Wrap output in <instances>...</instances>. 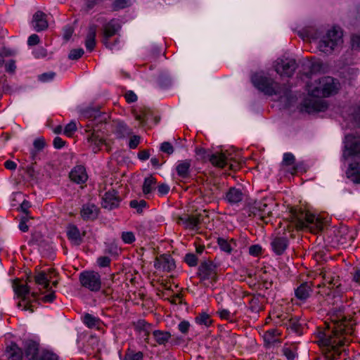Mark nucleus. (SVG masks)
I'll list each match as a JSON object with an SVG mask.
<instances>
[{
	"mask_svg": "<svg viewBox=\"0 0 360 360\" xmlns=\"http://www.w3.org/2000/svg\"><path fill=\"white\" fill-rule=\"evenodd\" d=\"M195 320L198 324L203 325L206 327L210 326L212 323V321L210 315L205 312H202V313L199 314L195 317Z\"/></svg>",
	"mask_w": 360,
	"mask_h": 360,
	"instance_id": "36",
	"label": "nucleus"
},
{
	"mask_svg": "<svg viewBox=\"0 0 360 360\" xmlns=\"http://www.w3.org/2000/svg\"><path fill=\"white\" fill-rule=\"evenodd\" d=\"M288 328L298 335L302 334V324L297 318H292L289 320Z\"/></svg>",
	"mask_w": 360,
	"mask_h": 360,
	"instance_id": "37",
	"label": "nucleus"
},
{
	"mask_svg": "<svg viewBox=\"0 0 360 360\" xmlns=\"http://www.w3.org/2000/svg\"><path fill=\"white\" fill-rule=\"evenodd\" d=\"M134 328L136 330L140 333L145 342L150 344L149 335L151 330V324L140 319L134 323Z\"/></svg>",
	"mask_w": 360,
	"mask_h": 360,
	"instance_id": "21",
	"label": "nucleus"
},
{
	"mask_svg": "<svg viewBox=\"0 0 360 360\" xmlns=\"http://www.w3.org/2000/svg\"><path fill=\"white\" fill-rule=\"evenodd\" d=\"M290 218L295 223L297 229L307 228L314 233L321 231L323 229L322 219L301 210L292 208L290 210Z\"/></svg>",
	"mask_w": 360,
	"mask_h": 360,
	"instance_id": "3",
	"label": "nucleus"
},
{
	"mask_svg": "<svg viewBox=\"0 0 360 360\" xmlns=\"http://www.w3.org/2000/svg\"><path fill=\"white\" fill-rule=\"evenodd\" d=\"M39 344L32 340H28L25 344V354L30 360H36L40 354Z\"/></svg>",
	"mask_w": 360,
	"mask_h": 360,
	"instance_id": "20",
	"label": "nucleus"
},
{
	"mask_svg": "<svg viewBox=\"0 0 360 360\" xmlns=\"http://www.w3.org/2000/svg\"><path fill=\"white\" fill-rule=\"evenodd\" d=\"M333 330L330 333L325 334L321 340L326 347L324 358L326 360H335L341 352L338 347L345 345L347 338L345 335L352 334V328L350 321L347 320L342 311H335L330 316Z\"/></svg>",
	"mask_w": 360,
	"mask_h": 360,
	"instance_id": "2",
	"label": "nucleus"
},
{
	"mask_svg": "<svg viewBox=\"0 0 360 360\" xmlns=\"http://www.w3.org/2000/svg\"><path fill=\"white\" fill-rule=\"evenodd\" d=\"M352 281L360 285V268L356 269L352 274Z\"/></svg>",
	"mask_w": 360,
	"mask_h": 360,
	"instance_id": "63",
	"label": "nucleus"
},
{
	"mask_svg": "<svg viewBox=\"0 0 360 360\" xmlns=\"http://www.w3.org/2000/svg\"><path fill=\"white\" fill-rule=\"evenodd\" d=\"M156 179L153 176H149L144 179L142 186V191L144 195L150 194L155 188Z\"/></svg>",
	"mask_w": 360,
	"mask_h": 360,
	"instance_id": "32",
	"label": "nucleus"
},
{
	"mask_svg": "<svg viewBox=\"0 0 360 360\" xmlns=\"http://www.w3.org/2000/svg\"><path fill=\"white\" fill-rule=\"evenodd\" d=\"M67 236L68 239L75 245H79L82 242V237L81 236L80 231L75 225H70L68 227Z\"/></svg>",
	"mask_w": 360,
	"mask_h": 360,
	"instance_id": "27",
	"label": "nucleus"
},
{
	"mask_svg": "<svg viewBox=\"0 0 360 360\" xmlns=\"http://www.w3.org/2000/svg\"><path fill=\"white\" fill-rule=\"evenodd\" d=\"M295 158L290 153H285L283 155V159L282 162V165L283 166H290L292 167L290 169V173L294 174L297 171V167L295 166Z\"/></svg>",
	"mask_w": 360,
	"mask_h": 360,
	"instance_id": "34",
	"label": "nucleus"
},
{
	"mask_svg": "<svg viewBox=\"0 0 360 360\" xmlns=\"http://www.w3.org/2000/svg\"><path fill=\"white\" fill-rule=\"evenodd\" d=\"M160 150L167 155H171L174 153V149L169 142L165 141L160 146Z\"/></svg>",
	"mask_w": 360,
	"mask_h": 360,
	"instance_id": "45",
	"label": "nucleus"
},
{
	"mask_svg": "<svg viewBox=\"0 0 360 360\" xmlns=\"http://www.w3.org/2000/svg\"><path fill=\"white\" fill-rule=\"evenodd\" d=\"M283 355L287 358L288 360H294L297 356L296 353L292 351L290 347H284L282 349Z\"/></svg>",
	"mask_w": 360,
	"mask_h": 360,
	"instance_id": "48",
	"label": "nucleus"
},
{
	"mask_svg": "<svg viewBox=\"0 0 360 360\" xmlns=\"http://www.w3.org/2000/svg\"><path fill=\"white\" fill-rule=\"evenodd\" d=\"M124 360H143V354L141 352L127 353L124 356Z\"/></svg>",
	"mask_w": 360,
	"mask_h": 360,
	"instance_id": "49",
	"label": "nucleus"
},
{
	"mask_svg": "<svg viewBox=\"0 0 360 360\" xmlns=\"http://www.w3.org/2000/svg\"><path fill=\"white\" fill-rule=\"evenodd\" d=\"M65 143V142L59 136H56L53 142V146L58 149L63 148Z\"/></svg>",
	"mask_w": 360,
	"mask_h": 360,
	"instance_id": "62",
	"label": "nucleus"
},
{
	"mask_svg": "<svg viewBox=\"0 0 360 360\" xmlns=\"http://www.w3.org/2000/svg\"><path fill=\"white\" fill-rule=\"evenodd\" d=\"M63 31H64V34H63L64 39L65 40H68L72 37V35L74 32V29L72 28V26L67 25L64 27Z\"/></svg>",
	"mask_w": 360,
	"mask_h": 360,
	"instance_id": "57",
	"label": "nucleus"
},
{
	"mask_svg": "<svg viewBox=\"0 0 360 360\" xmlns=\"http://www.w3.org/2000/svg\"><path fill=\"white\" fill-rule=\"evenodd\" d=\"M34 148H35L38 151H41L46 146V142L44 138L40 137L37 138L34 141L33 143Z\"/></svg>",
	"mask_w": 360,
	"mask_h": 360,
	"instance_id": "47",
	"label": "nucleus"
},
{
	"mask_svg": "<svg viewBox=\"0 0 360 360\" xmlns=\"http://www.w3.org/2000/svg\"><path fill=\"white\" fill-rule=\"evenodd\" d=\"M190 323L187 321H182L178 325L179 330L183 334H187L190 328Z\"/></svg>",
	"mask_w": 360,
	"mask_h": 360,
	"instance_id": "50",
	"label": "nucleus"
},
{
	"mask_svg": "<svg viewBox=\"0 0 360 360\" xmlns=\"http://www.w3.org/2000/svg\"><path fill=\"white\" fill-rule=\"evenodd\" d=\"M243 199L242 191L236 187H231L226 193L225 200L231 205L238 204Z\"/></svg>",
	"mask_w": 360,
	"mask_h": 360,
	"instance_id": "22",
	"label": "nucleus"
},
{
	"mask_svg": "<svg viewBox=\"0 0 360 360\" xmlns=\"http://www.w3.org/2000/svg\"><path fill=\"white\" fill-rule=\"evenodd\" d=\"M115 133L117 134L118 138H123L130 135L132 131L125 123L120 122L117 123L115 129Z\"/></svg>",
	"mask_w": 360,
	"mask_h": 360,
	"instance_id": "33",
	"label": "nucleus"
},
{
	"mask_svg": "<svg viewBox=\"0 0 360 360\" xmlns=\"http://www.w3.org/2000/svg\"><path fill=\"white\" fill-rule=\"evenodd\" d=\"M13 288L18 297L20 299L18 303V307L22 308L24 311L29 310L33 312L32 302L37 299V292H32L30 293L29 286L27 284L22 283L18 279L13 281Z\"/></svg>",
	"mask_w": 360,
	"mask_h": 360,
	"instance_id": "4",
	"label": "nucleus"
},
{
	"mask_svg": "<svg viewBox=\"0 0 360 360\" xmlns=\"http://www.w3.org/2000/svg\"><path fill=\"white\" fill-rule=\"evenodd\" d=\"M33 53L35 58H40L46 57L47 55V51L43 47H39L33 52Z\"/></svg>",
	"mask_w": 360,
	"mask_h": 360,
	"instance_id": "55",
	"label": "nucleus"
},
{
	"mask_svg": "<svg viewBox=\"0 0 360 360\" xmlns=\"http://www.w3.org/2000/svg\"><path fill=\"white\" fill-rule=\"evenodd\" d=\"M342 32L335 27L330 30L323 36L319 42V49L321 51L330 53L335 46L342 43Z\"/></svg>",
	"mask_w": 360,
	"mask_h": 360,
	"instance_id": "7",
	"label": "nucleus"
},
{
	"mask_svg": "<svg viewBox=\"0 0 360 360\" xmlns=\"http://www.w3.org/2000/svg\"><path fill=\"white\" fill-rule=\"evenodd\" d=\"M269 201L268 202L266 199H263L262 200L254 202L250 207L249 215L258 217L262 221L266 224L269 223L274 208L276 206L272 200Z\"/></svg>",
	"mask_w": 360,
	"mask_h": 360,
	"instance_id": "6",
	"label": "nucleus"
},
{
	"mask_svg": "<svg viewBox=\"0 0 360 360\" xmlns=\"http://www.w3.org/2000/svg\"><path fill=\"white\" fill-rule=\"evenodd\" d=\"M140 136L134 135L130 138L129 146L130 148H136L140 142Z\"/></svg>",
	"mask_w": 360,
	"mask_h": 360,
	"instance_id": "56",
	"label": "nucleus"
},
{
	"mask_svg": "<svg viewBox=\"0 0 360 360\" xmlns=\"http://www.w3.org/2000/svg\"><path fill=\"white\" fill-rule=\"evenodd\" d=\"M273 251L277 255H281L288 246V240L286 237H275L271 242Z\"/></svg>",
	"mask_w": 360,
	"mask_h": 360,
	"instance_id": "19",
	"label": "nucleus"
},
{
	"mask_svg": "<svg viewBox=\"0 0 360 360\" xmlns=\"http://www.w3.org/2000/svg\"><path fill=\"white\" fill-rule=\"evenodd\" d=\"M87 132H89L88 134L86 139L89 143H90L92 146V150L96 153L97 150L100 149V147L104 143V140L101 138L98 131H96L95 129L93 130H86Z\"/></svg>",
	"mask_w": 360,
	"mask_h": 360,
	"instance_id": "25",
	"label": "nucleus"
},
{
	"mask_svg": "<svg viewBox=\"0 0 360 360\" xmlns=\"http://www.w3.org/2000/svg\"><path fill=\"white\" fill-rule=\"evenodd\" d=\"M84 51L82 49H75L70 51V53L68 55V58L70 60H77L80 58L82 55L84 54Z\"/></svg>",
	"mask_w": 360,
	"mask_h": 360,
	"instance_id": "43",
	"label": "nucleus"
},
{
	"mask_svg": "<svg viewBox=\"0 0 360 360\" xmlns=\"http://www.w3.org/2000/svg\"><path fill=\"white\" fill-rule=\"evenodd\" d=\"M69 176L72 181L77 184H83L88 178L86 169L82 165L75 167L70 172Z\"/></svg>",
	"mask_w": 360,
	"mask_h": 360,
	"instance_id": "16",
	"label": "nucleus"
},
{
	"mask_svg": "<svg viewBox=\"0 0 360 360\" xmlns=\"http://www.w3.org/2000/svg\"><path fill=\"white\" fill-rule=\"evenodd\" d=\"M121 201L120 198L117 195V192L114 189L107 191L103 197L102 206L110 210L118 207Z\"/></svg>",
	"mask_w": 360,
	"mask_h": 360,
	"instance_id": "11",
	"label": "nucleus"
},
{
	"mask_svg": "<svg viewBox=\"0 0 360 360\" xmlns=\"http://www.w3.org/2000/svg\"><path fill=\"white\" fill-rule=\"evenodd\" d=\"M155 342L159 345H166L171 339L172 335L169 331L155 330L153 331Z\"/></svg>",
	"mask_w": 360,
	"mask_h": 360,
	"instance_id": "29",
	"label": "nucleus"
},
{
	"mask_svg": "<svg viewBox=\"0 0 360 360\" xmlns=\"http://www.w3.org/2000/svg\"><path fill=\"white\" fill-rule=\"evenodd\" d=\"M84 323L90 328H98L100 325V319L91 314H86L83 318Z\"/></svg>",
	"mask_w": 360,
	"mask_h": 360,
	"instance_id": "35",
	"label": "nucleus"
},
{
	"mask_svg": "<svg viewBox=\"0 0 360 360\" xmlns=\"http://www.w3.org/2000/svg\"><path fill=\"white\" fill-rule=\"evenodd\" d=\"M128 6V0H115L113 2V8L115 10H120Z\"/></svg>",
	"mask_w": 360,
	"mask_h": 360,
	"instance_id": "52",
	"label": "nucleus"
},
{
	"mask_svg": "<svg viewBox=\"0 0 360 360\" xmlns=\"http://www.w3.org/2000/svg\"><path fill=\"white\" fill-rule=\"evenodd\" d=\"M36 360H59L57 354L51 351L41 350Z\"/></svg>",
	"mask_w": 360,
	"mask_h": 360,
	"instance_id": "38",
	"label": "nucleus"
},
{
	"mask_svg": "<svg viewBox=\"0 0 360 360\" xmlns=\"http://www.w3.org/2000/svg\"><path fill=\"white\" fill-rule=\"evenodd\" d=\"M129 205L131 207L136 209L138 213H141L143 211V208L146 207L147 202L144 200L140 201L133 200L130 202Z\"/></svg>",
	"mask_w": 360,
	"mask_h": 360,
	"instance_id": "40",
	"label": "nucleus"
},
{
	"mask_svg": "<svg viewBox=\"0 0 360 360\" xmlns=\"http://www.w3.org/2000/svg\"><path fill=\"white\" fill-rule=\"evenodd\" d=\"M36 284L49 290V278L44 271H39L34 276Z\"/></svg>",
	"mask_w": 360,
	"mask_h": 360,
	"instance_id": "31",
	"label": "nucleus"
},
{
	"mask_svg": "<svg viewBox=\"0 0 360 360\" xmlns=\"http://www.w3.org/2000/svg\"><path fill=\"white\" fill-rule=\"evenodd\" d=\"M54 72H46L41 74L39 76V79L41 82H48L53 79L55 77Z\"/></svg>",
	"mask_w": 360,
	"mask_h": 360,
	"instance_id": "58",
	"label": "nucleus"
},
{
	"mask_svg": "<svg viewBox=\"0 0 360 360\" xmlns=\"http://www.w3.org/2000/svg\"><path fill=\"white\" fill-rule=\"evenodd\" d=\"M82 286L93 292H98L101 288V276L98 272L86 271L79 274Z\"/></svg>",
	"mask_w": 360,
	"mask_h": 360,
	"instance_id": "8",
	"label": "nucleus"
},
{
	"mask_svg": "<svg viewBox=\"0 0 360 360\" xmlns=\"http://www.w3.org/2000/svg\"><path fill=\"white\" fill-rule=\"evenodd\" d=\"M7 353L9 360H22V352L15 344H13L7 348Z\"/></svg>",
	"mask_w": 360,
	"mask_h": 360,
	"instance_id": "30",
	"label": "nucleus"
},
{
	"mask_svg": "<svg viewBox=\"0 0 360 360\" xmlns=\"http://www.w3.org/2000/svg\"><path fill=\"white\" fill-rule=\"evenodd\" d=\"M77 131V124L74 121H71L68 123L64 129L63 133L68 137L72 136L74 133Z\"/></svg>",
	"mask_w": 360,
	"mask_h": 360,
	"instance_id": "41",
	"label": "nucleus"
},
{
	"mask_svg": "<svg viewBox=\"0 0 360 360\" xmlns=\"http://www.w3.org/2000/svg\"><path fill=\"white\" fill-rule=\"evenodd\" d=\"M98 208L93 203H86L81 209L80 214L84 220H94L98 216Z\"/></svg>",
	"mask_w": 360,
	"mask_h": 360,
	"instance_id": "15",
	"label": "nucleus"
},
{
	"mask_svg": "<svg viewBox=\"0 0 360 360\" xmlns=\"http://www.w3.org/2000/svg\"><path fill=\"white\" fill-rule=\"evenodd\" d=\"M111 259L108 257H100L97 259V264L100 267H106L110 265Z\"/></svg>",
	"mask_w": 360,
	"mask_h": 360,
	"instance_id": "53",
	"label": "nucleus"
},
{
	"mask_svg": "<svg viewBox=\"0 0 360 360\" xmlns=\"http://www.w3.org/2000/svg\"><path fill=\"white\" fill-rule=\"evenodd\" d=\"M352 46L353 49H360V35H355L352 37Z\"/></svg>",
	"mask_w": 360,
	"mask_h": 360,
	"instance_id": "64",
	"label": "nucleus"
},
{
	"mask_svg": "<svg viewBox=\"0 0 360 360\" xmlns=\"http://www.w3.org/2000/svg\"><path fill=\"white\" fill-rule=\"evenodd\" d=\"M312 282H303L295 290V297L301 300H307L312 293Z\"/></svg>",
	"mask_w": 360,
	"mask_h": 360,
	"instance_id": "13",
	"label": "nucleus"
},
{
	"mask_svg": "<svg viewBox=\"0 0 360 360\" xmlns=\"http://www.w3.org/2000/svg\"><path fill=\"white\" fill-rule=\"evenodd\" d=\"M217 314H219V317L224 319L230 320L231 318V312L227 309H219L217 311Z\"/></svg>",
	"mask_w": 360,
	"mask_h": 360,
	"instance_id": "60",
	"label": "nucleus"
},
{
	"mask_svg": "<svg viewBox=\"0 0 360 360\" xmlns=\"http://www.w3.org/2000/svg\"><path fill=\"white\" fill-rule=\"evenodd\" d=\"M97 26L96 25H90L88 30V33L85 40V46L89 51H93L96 45V34Z\"/></svg>",
	"mask_w": 360,
	"mask_h": 360,
	"instance_id": "28",
	"label": "nucleus"
},
{
	"mask_svg": "<svg viewBox=\"0 0 360 360\" xmlns=\"http://www.w3.org/2000/svg\"><path fill=\"white\" fill-rule=\"evenodd\" d=\"M217 243L222 251L229 254L231 252L233 248L231 243L227 240L223 238H219L217 239Z\"/></svg>",
	"mask_w": 360,
	"mask_h": 360,
	"instance_id": "39",
	"label": "nucleus"
},
{
	"mask_svg": "<svg viewBox=\"0 0 360 360\" xmlns=\"http://www.w3.org/2000/svg\"><path fill=\"white\" fill-rule=\"evenodd\" d=\"M178 223L184 225L186 229H195L200 224V219L197 216L185 214L179 217Z\"/></svg>",
	"mask_w": 360,
	"mask_h": 360,
	"instance_id": "24",
	"label": "nucleus"
},
{
	"mask_svg": "<svg viewBox=\"0 0 360 360\" xmlns=\"http://www.w3.org/2000/svg\"><path fill=\"white\" fill-rule=\"evenodd\" d=\"M297 68L296 60L292 58L280 59L277 60L275 70L281 76L291 77Z\"/></svg>",
	"mask_w": 360,
	"mask_h": 360,
	"instance_id": "10",
	"label": "nucleus"
},
{
	"mask_svg": "<svg viewBox=\"0 0 360 360\" xmlns=\"http://www.w3.org/2000/svg\"><path fill=\"white\" fill-rule=\"evenodd\" d=\"M254 86L266 95H277L282 92V86L271 78L255 74L252 77Z\"/></svg>",
	"mask_w": 360,
	"mask_h": 360,
	"instance_id": "5",
	"label": "nucleus"
},
{
	"mask_svg": "<svg viewBox=\"0 0 360 360\" xmlns=\"http://www.w3.org/2000/svg\"><path fill=\"white\" fill-rule=\"evenodd\" d=\"M121 26L120 23L115 19L111 20L103 26V43L108 46V40L110 37L116 34L120 30Z\"/></svg>",
	"mask_w": 360,
	"mask_h": 360,
	"instance_id": "12",
	"label": "nucleus"
},
{
	"mask_svg": "<svg viewBox=\"0 0 360 360\" xmlns=\"http://www.w3.org/2000/svg\"><path fill=\"white\" fill-rule=\"evenodd\" d=\"M169 189V186L166 184H162L158 187V191L161 195L167 194Z\"/></svg>",
	"mask_w": 360,
	"mask_h": 360,
	"instance_id": "61",
	"label": "nucleus"
},
{
	"mask_svg": "<svg viewBox=\"0 0 360 360\" xmlns=\"http://www.w3.org/2000/svg\"><path fill=\"white\" fill-rule=\"evenodd\" d=\"M217 266L212 260L202 261L198 269V276L200 280H210L212 282L217 281Z\"/></svg>",
	"mask_w": 360,
	"mask_h": 360,
	"instance_id": "9",
	"label": "nucleus"
},
{
	"mask_svg": "<svg viewBox=\"0 0 360 360\" xmlns=\"http://www.w3.org/2000/svg\"><path fill=\"white\" fill-rule=\"evenodd\" d=\"M82 115L86 118L96 120L98 122H105L107 119L105 114H102L99 110L92 108L84 110L82 112Z\"/></svg>",
	"mask_w": 360,
	"mask_h": 360,
	"instance_id": "26",
	"label": "nucleus"
},
{
	"mask_svg": "<svg viewBox=\"0 0 360 360\" xmlns=\"http://www.w3.org/2000/svg\"><path fill=\"white\" fill-rule=\"evenodd\" d=\"M262 252V248L259 245H251L249 248V253L253 256H258Z\"/></svg>",
	"mask_w": 360,
	"mask_h": 360,
	"instance_id": "54",
	"label": "nucleus"
},
{
	"mask_svg": "<svg viewBox=\"0 0 360 360\" xmlns=\"http://www.w3.org/2000/svg\"><path fill=\"white\" fill-rule=\"evenodd\" d=\"M191 160H184L179 161L176 171L177 175L182 179H187L191 175Z\"/></svg>",
	"mask_w": 360,
	"mask_h": 360,
	"instance_id": "23",
	"label": "nucleus"
},
{
	"mask_svg": "<svg viewBox=\"0 0 360 360\" xmlns=\"http://www.w3.org/2000/svg\"><path fill=\"white\" fill-rule=\"evenodd\" d=\"M208 161L214 167L224 168L229 163V158L224 153L217 152L207 155Z\"/></svg>",
	"mask_w": 360,
	"mask_h": 360,
	"instance_id": "18",
	"label": "nucleus"
},
{
	"mask_svg": "<svg viewBox=\"0 0 360 360\" xmlns=\"http://www.w3.org/2000/svg\"><path fill=\"white\" fill-rule=\"evenodd\" d=\"M122 239L125 243L131 244L135 240V236L131 231L123 232Z\"/></svg>",
	"mask_w": 360,
	"mask_h": 360,
	"instance_id": "46",
	"label": "nucleus"
},
{
	"mask_svg": "<svg viewBox=\"0 0 360 360\" xmlns=\"http://www.w3.org/2000/svg\"><path fill=\"white\" fill-rule=\"evenodd\" d=\"M39 41H40V39H39V36L36 34H33L29 37L28 40H27V44L29 46L37 45L39 43Z\"/></svg>",
	"mask_w": 360,
	"mask_h": 360,
	"instance_id": "59",
	"label": "nucleus"
},
{
	"mask_svg": "<svg viewBox=\"0 0 360 360\" xmlns=\"http://www.w3.org/2000/svg\"><path fill=\"white\" fill-rule=\"evenodd\" d=\"M198 257L193 253H188L184 257V261L190 266H195L198 264Z\"/></svg>",
	"mask_w": 360,
	"mask_h": 360,
	"instance_id": "42",
	"label": "nucleus"
},
{
	"mask_svg": "<svg viewBox=\"0 0 360 360\" xmlns=\"http://www.w3.org/2000/svg\"><path fill=\"white\" fill-rule=\"evenodd\" d=\"M195 153L202 161L208 160L207 155H210L202 148H196Z\"/></svg>",
	"mask_w": 360,
	"mask_h": 360,
	"instance_id": "51",
	"label": "nucleus"
},
{
	"mask_svg": "<svg viewBox=\"0 0 360 360\" xmlns=\"http://www.w3.org/2000/svg\"><path fill=\"white\" fill-rule=\"evenodd\" d=\"M323 278L324 281V284H328V288H333L338 283V280L335 279V277L329 274H324V275L323 276Z\"/></svg>",
	"mask_w": 360,
	"mask_h": 360,
	"instance_id": "44",
	"label": "nucleus"
},
{
	"mask_svg": "<svg viewBox=\"0 0 360 360\" xmlns=\"http://www.w3.org/2000/svg\"><path fill=\"white\" fill-rule=\"evenodd\" d=\"M154 266L158 269H162L167 272L172 271L175 267L174 260L169 255H162L158 257L155 261Z\"/></svg>",
	"mask_w": 360,
	"mask_h": 360,
	"instance_id": "14",
	"label": "nucleus"
},
{
	"mask_svg": "<svg viewBox=\"0 0 360 360\" xmlns=\"http://www.w3.org/2000/svg\"><path fill=\"white\" fill-rule=\"evenodd\" d=\"M308 91L311 96L306 98L300 104V110L307 113L325 111L327 103L319 97H328L335 94L340 89L339 81L331 77H323L314 84H308Z\"/></svg>",
	"mask_w": 360,
	"mask_h": 360,
	"instance_id": "1",
	"label": "nucleus"
},
{
	"mask_svg": "<svg viewBox=\"0 0 360 360\" xmlns=\"http://www.w3.org/2000/svg\"><path fill=\"white\" fill-rule=\"evenodd\" d=\"M32 24L37 32L46 30L48 27V22L46 19V15L39 11L36 12L33 15Z\"/></svg>",
	"mask_w": 360,
	"mask_h": 360,
	"instance_id": "17",
	"label": "nucleus"
}]
</instances>
